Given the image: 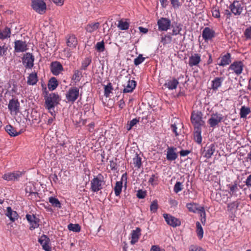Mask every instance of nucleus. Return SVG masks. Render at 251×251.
I'll use <instances>...</instances> for the list:
<instances>
[{"label":"nucleus","instance_id":"nucleus-27","mask_svg":"<svg viewBox=\"0 0 251 251\" xmlns=\"http://www.w3.org/2000/svg\"><path fill=\"white\" fill-rule=\"evenodd\" d=\"M11 34V29L8 27L0 29V40H4L10 38Z\"/></svg>","mask_w":251,"mask_h":251},{"label":"nucleus","instance_id":"nucleus-47","mask_svg":"<svg viewBox=\"0 0 251 251\" xmlns=\"http://www.w3.org/2000/svg\"><path fill=\"white\" fill-rule=\"evenodd\" d=\"M91 62V58L87 57L82 61L81 69L85 70L87 67L90 64Z\"/></svg>","mask_w":251,"mask_h":251},{"label":"nucleus","instance_id":"nucleus-19","mask_svg":"<svg viewBox=\"0 0 251 251\" xmlns=\"http://www.w3.org/2000/svg\"><path fill=\"white\" fill-rule=\"evenodd\" d=\"M50 70L54 75H57L63 70V67L60 62L55 61L51 63Z\"/></svg>","mask_w":251,"mask_h":251},{"label":"nucleus","instance_id":"nucleus-3","mask_svg":"<svg viewBox=\"0 0 251 251\" xmlns=\"http://www.w3.org/2000/svg\"><path fill=\"white\" fill-rule=\"evenodd\" d=\"M191 121L195 128L204 126L205 122L202 120V113L201 111H193L191 116Z\"/></svg>","mask_w":251,"mask_h":251},{"label":"nucleus","instance_id":"nucleus-30","mask_svg":"<svg viewBox=\"0 0 251 251\" xmlns=\"http://www.w3.org/2000/svg\"><path fill=\"white\" fill-rule=\"evenodd\" d=\"M100 27V23L99 22L92 23L88 24L86 27V30L89 33H92L97 30Z\"/></svg>","mask_w":251,"mask_h":251},{"label":"nucleus","instance_id":"nucleus-6","mask_svg":"<svg viewBox=\"0 0 251 251\" xmlns=\"http://www.w3.org/2000/svg\"><path fill=\"white\" fill-rule=\"evenodd\" d=\"M186 207L189 211L193 213H198L201 217H203L205 221V212L203 207L200 206L196 203H188L186 204Z\"/></svg>","mask_w":251,"mask_h":251},{"label":"nucleus","instance_id":"nucleus-50","mask_svg":"<svg viewBox=\"0 0 251 251\" xmlns=\"http://www.w3.org/2000/svg\"><path fill=\"white\" fill-rule=\"evenodd\" d=\"M145 58L143 57L142 54H139L138 56L134 60L135 65L138 66L144 61Z\"/></svg>","mask_w":251,"mask_h":251},{"label":"nucleus","instance_id":"nucleus-31","mask_svg":"<svg viewBox=\"0 0 251 251\" xmlns=\"http://www.w3.org/2000/svg\"><path fill=\"white\" fill-rule=\"evenodd\" d=\"M77 43V40L74 35H70L67 38V44L70 48L72 49L75 48Z\"/></svg>","mask_w":251,"mask_h":251},{"label":"nucleus","instance_id":"nucleus-59","mask_svg":"<svg viewBox=\"0 0 251 251\" xmlns=\"http://www.w3.org/2000/svg\"><path fill=\"white\" fill-rule=\"evenodd\" d=\"M7 50V48L5 45L2 46H0V57L5 54Z\"/></svg>","mask_w":251,"mask_h":251},{"label":"nucleus","instance_id":"nucleus-23","mask_svg":"<svg viewBox=\"0 0 251 251\" xmlns=\"http://www.w3.org/2000/svg\"><path fill=\"white\" fill-rule=\"evenodd\" d=\"M215 151V146L213 144H211L204 148L203 155L207 159H209L211 157Z\"/></svg>","mask_w":251,"mask_h":251},{"label":"nucleus","instance_id":"nucleus-64","mask_svg":"<svg viewBox=\"0 0 251 251\" xmlns=\"http://www.w3.org/2000/svg\"><path fill=\"white\" fill-rule=\"evenodd\" d=\"M246 185L248 186H251V174L249 175L245 181Z\"/></svg>","mask_w":251,"mask_h":251},{"label":"nucleus","instance_id":"nucleus-36","mask_svg":"<svg viewBox=\"0 0 251 251\" xmlns=\"http://www.w3.org/2000/svg\"><path fill=\"white\" fill-rule=\"evenodd\" d=\"M58 85V82L55 77H51L48 83V88L50 90L53 91L55 90Z\"/></svg>","mask_w":251,"mask_h":251},{"label":"nucleus","instance_id":"nucleus-32","mask_svg":"<svg viewBox=\"0 0 251 251\" xmlns=\"http://www.w3.org/2000/svg\"><path fill=\"white\" fill-rule=\"evenodd\" d=\"M229 189L228 193L231 196H237V192L239 191V189L238 188L237 184L234 183V184H228L227 185Z\"/></svg>","mask_w":251,"mask_h":251},{"label":"nucleus","instance_id":"nucleus-24","mask_svg":"<svg viewBox=\"0 0 251 251\" xmlns=\"http://www.w3.org/2000/svg\"><path fill=\"white\" fill-rule=\"evenodd\" d=\"M22 175V173L19 172H16L13 173H7L3 176L4 179L10 181L15 180L19 178Z\"/></svg>","mask_w":251,"mask_h":251},{"label":"nucleus","instance_id":"nucleus-15","mask_svg":"<svg viewBox=\"0 0 251 251\" xmlns=\"http://www.w3.org/2000/svg\"><path fill=\"white\" fill-rule=\"evenodd\" d=\"M215 36L214 30L208 27H205L202 32V37L205 41L211 40Z\"/></svg>","mask_w":251,"mask_h":251},{"label":"nucleus","instance_id":"nucleus-63","mask_svg":"<svg viewBox=\"0 0 251 251\" xmlns=\"http://www.w3.org/2000/svg\"><path fill=\"white\" fill-rule=\"evenodd\" d=\"M150 251H165L164 250H161L158 246L153 245L151 247Z\"/></svg>","mask_w":251,"mask_h":251},{"label":"nucleus","instance_id":"nucleus-42","mask_svg":"<svg viewBox=\"0 0 251 251\" xmlns=\"http://www.w3.org/2000/svg\"><path fill=\"white\" fill-rule=\"evenodd\" d=\"M250 112L251 110L250 108L245 107L244 106H242L240 112L241 118H246L247 115H248L250 113Z\"/></svg>","mask_w":251,"mask_h":251},{"label":"nucleus","instance_id":"nucleus-1","mask_svg":"<svg viewBox=\"0 0 251 251\" xmlns=\"http://www.w3.org/2000/svg\"><path fill=\"white\" fill-rule=\"evenodd\" d=\"M45 105L47 109L54 108L60 100L59 95L55 93H51L45 97Z\"/></svg>","mask_w":251,"mask_h":251},{"label":"nucleus","instance_id":"nucleus-56","mask_svg":"<svg viewBox=\"0 0 251 251\" xmlns=\"http://www.w3.org/2000/svg\"><path fill=\"white\" fill-rule=\"evenodd\" d=\"M244 35L247 39H251V26L245 29Z\"/></svg>","mask_w":251,"mask_h":251},{"label":"nucleus","instance_id":"nucleus-53","mask_svg":"<svg viewBox=\"0 0 251 251\" xmlns=\"http://www.w3.org/2000/svg\"><path fill=\"white\" fill-rule=\"evenodd\" d=\"M172 35H176L180 34L182 30V28L180 25H177L176 26H173Z\"/></svg>","mask_w":251,"mask_h":251},{"label":"nucleus","instance_id":"nucleus-14","mask_svg":"<svg viewBox=\"0 0 251 251\" xmlns=\"http://www.w3.org/2000/svg\"><path fill=\"white\" fill-rule=\"evenodd\" d=\"M126 180L127 175L126 173H125L122 175L121 181H118L116 182L114 191L116 196H118L120 195L123 187V182L125 181V183H126Z\"/></svg>","mask_w":251,"mask_h":251},{"label":"nucleus","instance_id":"nucleus-41","mask_svg":"<svg viewBox=\"0 0 251 251\" xmlns=\"http://www.w3.org/2000/svg\"><path fill=\"white\" fill-rule=\"evenodd\" d=\"M196 232L198 238L201 239L203 237V230L201 223L199 222L196 223Z\"/></svg>","mask_w":251,"mask_h":251},{"label":"nucleus","instance_id":"nucleus-35","mask_svg":"<svg viewBox=\"0 0 251 251\" xmlns=\"http://www.w3.org/2000/svg\"><path fill=\"white\" fill-rule=\"evenodd\" d=\"M194 131V138L196 142L198 144H201L202 141V137L201 136V128L196 127L195 128Z\"/></svg>","mask_w":251,"mask_h":251},{"label":"nucleus","instance_id":"nucleus-48","mask_svg":"<svg viewBox=\"0 0 251 251\" xmlns=\"http://www.w3.org/2000/svg\"><path fill=\"white\" fill-rule=\"evenodd\" d=\"M95 48L98 52L104 51L105 46L103 41L98 42L96 45Z\"/></svg>","mask_w":251,"mask_h":251},{"label":"nucleus","instance_id":"nucleus-58","mask_svg":"<svg viewBox=\"0 0 251 251\" xmlns=\"http://www.w3.org/2000/svg\"><path fill=\"white\" fill-rule=\"evenodd\" d=\"M146 196V193L145 191L142 190H138L137 193V197L139 199H143Z\"/></svg>","mask_w":251,"mask_h":251},{"label":"nucleus","instance_id":"nucleus-49","mask_svg":"<svg viewBox=\"0 0 251 251\" xmlns=\"http://www.w3.org/2000/svg\"><path fill=\"white\" fill-rule=\"evenodd\" d=\"M158 205L157 200H154L150 205V210L153 213H155L157 211Z\"/></svg>","mask_w":251,"mask_h":251},{"label":"nucleus","instance_id":"nucleus-62","mask_svg":"<svg viewBox=\"0 0 251 251\" xmlns=\"http://www.w3.org/2000/svg\"><path fill=\"white\" fill-rule=\"evenodd\" d=\"M171 128L173 131V132L175 134L176 136H177L178 135V133L177 131V127H176V126L175 124H173L171 125Z\"/></svg>","mask_w":251,"mask_h":251},{"label":"nucleus","instance_id":"nucleus-5","mask_svg":"<svg viewBox=\"0 0 251 251\" xmlns=\"http://www.w3.org/2000/svg\"><path fill=\"white\" fill-rule=\"evenodd\" d=\"M224 116L219 113H213L211 115L210 118L207 121L208 124L211 127H215L221 122L223 121Z\"/></svg>","mask_w":251,"mask_h":251},{"label":"nucleus","instance_id":"nucleus-45","mask_svg":"<svg viewBox=\"0 0 251 251\" xmlns=\"http://www.w3.org/2000/svg\"><path fill=\"white\" fill-rule=\"evenodd\" d=\"M68 228L69 230L76 232L80 231L81 229L80 226L78 224H70L68 225Z\"/></svg>","mask_w":251,"mask_h":251},{"label":"nucleus","instance_id":"nucleus-29","mask_svg":"<svg viewBox=\"0 0 251 251\" xmlns=\"http://www.w3.org/2000/svg\"><path fill=\"white\" fill-rule=\"evenodd\" d=\"M178 84V80L175 78H173L168 80L164 84V86L169 90H174L176 88Z\"/></svg>","mask_w":251,"mask_h":251},{"label":"nucleus","instance_id":"nucleus-44","mask_svg":"<svg viewBox=\"0 0 251 251\" xmlns=\"http://www.w3.org/2000/svg\"><path fill=\"white\" fill-rule=\"evenodd\" d=\"M113 88L111 83H109L107 85L104 86V96L106 97H109L110 94L112 93Z\"/></svg>","mask_w":251,"mask_h":251},{"label":"nucleus","instance_id":"nucleus-10","mask_svg":"<svg viewBox=\"0 0 251 251\" xmlns=\"http://www.w3.org/2000/svg\"><path fill=\"white\" fill-rule=\"evenodd\" d=\"M8 108L11 115H17L20 112V103L18 100H10L8 104Z\"/></svg>","mask_w":251,"mask_h":251},{"label":"nucleus","instance_id":"nucleus-18","mask_svg":"<svg viewBox=\"0 0 251 251\" xmlns=\"http://www.w3.org/2000/svg\"><path fill=\"white\" fill-rule=\"evenodd\" d=\"M27 50V44L25 41L16 40L14 42V50L16 52H24Z\"/></svg>","mask_w":251,"mask_h":251},{"label":"nucleus","instance_id":"nucleus-34","mask_svg":"<svg viewBox=\"0 0 251 251\" xmlns=\"http://www.w3.org/2000/svg\"><path fill=\"white\" fill-rule=\"evenodd\" d=\"M6 216L10 219L11 221L14 222L17 219L18 214L16 211H13L11 207H8L7 208Z\"/></svg>","mask_w":251,"mask_h":251},{"label":"nucleus","instance_id":"nucleus-40","mask_svg":"<svg viewBox=\"0 0 251 251\" xmlns=\"http://www.w3.org/2000/svg\"><path fill=\"white\" fill-rule=\"evenodd\" d=\"M49 201L53 207H57L58 208H60L61 207V203L59 200L55 197H50L49 198Z\"/></svg>","mask_w":251,"mask_h":251},{"label":"nucleus","instance_id":"nucleus-7","mask_svg":"<svg viewBox=\"0 0 251 251\" xmlns=\"http://www.w3.org/2000/svg\"><path fill=\"white\" fill-rule=\"evenodd\" d=\"M45 0H32V8L37 12L43 14L46 10Z\"/></svg>","mask_w":251,"mask_h":251},{"label":"nucleus","instance_id":"nucleus-12","mask_svg":"<svg viewBox=\"0 0 251 251\" xmlns=\"http://www.w3.org/2000/svg\"><path fill=\"white\" fill-rule=\"evenodd\" d=\"M23 64L27 69H31L34 65V57L30 53H26L23 57Z\"/></svg>","mask_w":251,"mask_h":251},{"label":"nucleus","instance_id":"nucleus-22","mask_svg":"<svg viewBox=\"0 0 251 251\" xmlns=\"http://www.w3.org/2000/svg\"><path fill=\"white\" fill-rule=\"evenodd\" d=\"M176 148L174 147H168L167 149L166 158L169 161H174L177 158V154L176 152Z\"/></svg>","mask_w":251,"mask_h":251},{"label":"nucleus","instance_id":"nucleus-2","mask_svg":"<svg viewBox=\"0 0 251 251\" xmlns=\"http://www.w3.org/2000/svg\"><path fill=\"white\" fill-rule=\"evenodd\" d=\"M105 184L103 176L99 174L91 181V190L92 192H97L102 188Z\"/></svg>","mask_w":251,"mask_h":251},{"label":"nucleus","instance_id":"nucleus-60","mask_svg":"<svg viewBox=\"0 0 251 251\" xmlns=\"http://www.w3.org/2000/svg\"><path fill=\"white\" fill-rule=\"evenodd\" d=\"M189 251H205L202 248L199 246H192Z\"/></svg>","mask_w":251,"mask_h":251},{"label":"nucleus","instance_id":"nucleus-28","mask_svg":"<svg viewBox=\"0 0 251 251\" xmlns=\"http://www.w3.org/2000/svg\"><path fill=\"white\" fill-rule=\"evenodd\" d=\"M231 62V55L229 53H227L220 59V61L218 65L221 66H225L228 65Z\"/></svg>","mask_w":251,"mask_h":251},{"label":"nucleus","instance_id":"nucleus-51","mask_svg":"<svg viewBox=\"0 0 251 251\" xmlns=\"http://www.w3.org/2000/svg\"><path fill=\"white\" fill-rule=\"evenodd\" d=\"M183 189L182 183L179 181H177L174 187V191L176 193H178Z\"/></svg>","mask_w":251,"mask_h":251},{"label":"nucleus","instance_id":"nucleus-26","mask_svg":"<svg viewBox=\"0 0 251 251\" xmlns=\"http://www.w3.org/2000/svg\"><path fill=\"white\" fill-rule=\"evenodd\" d=\"M224 80V77H215L212 81L211 88L214 90L216 91L220 88Z\"/></svg>","mask_w":251,"mask_h":251},{"label":"nucleus","instance_id":"nucleus-9","mask_svg":"<svg viewBox=\"0 0 251 251\" xmlns=\"http://www.w3.org/2000/svg\"><path fill=\"white\" fill-rule=\"evenodd\" d=\"M163 217L167 224L173 227H176L181 225V221L179 219L169 214H164Z\"/></svg>","mask_w":251,"mask_h":251},{"label":"nucleus","instance_id":"nucleus-16","mask_svg":"<svg viewBox=\"0 0 251 251\" xmlns=\"http://www.w3.org/2000/svg\"><path fill=\"white\" fill-rule=\"evenodd\" d=\"M39 242L42 245L43 249L45 251H51L50 246V239L45 235H42L38 240Z\"/></svg>","mask_w":251,"mask_h":251},{"label":"nucleus","instance_id":"nucleus-25","mask_svg":"<svg viewBox=\"0 0 251 251\" xmlns=\"http://www.w3.org/2000/svg\"><path fill=\"white\" fill-rule=\"evenodd\" d=\"M141 229L139 227H137L135 230H133L131 233V240L130 243L132 245L135 244L138 242L140 236H141Z\"/></svg>","mask_w":251,"mask_h":251},{"label":"nucleus","instance_id":"nucleus-17","mask_svg":"<svg viewBox=\"0 0 251 251\" xmlns=\"http://www.w3.org/2000/svg\"><path fill=\"white\" fill-rule=\"evenodd\" d=\"M243 69V64L241 61H235L229 67V69L232 71L237 75H239L242 73Z\"/></svg>","mask_w":251,"mask_h":251},{"label":"nucleus","instance_id":"nucleus-52","mask_svg":"<svg viewBox=\"0 0 251 251\" xmlns=\"http://www.w3.org/2000/svg\"><path fill=\"white\" fill-rule=\"evenodd\" d=\"M170 1L172 7L175 9L179 8L182 5V2L179 0H170Z\"/></svg>","mask_w":251,"mask_h":251},{"label":"nucleus","instance_id":"nucleus-33","mask_svg":"<svg viewBox=\"0 0 251 251\" xmlns=\"http://www.w3.org/2000/svg\"><path fill=\"white\" fill-rule=\"evenodd\" d=\"M5 131L11 136H16L20 134V132H17L15 128L11 125H7L5 127Z\"/></svg>","mask_w":251,"mask_h":251},{"label":"nucleus","instance_id":"nucleus-11","mask_svg":"<svg viewBox=\"0 0 251 251\" xmlns=\"http://www.w3.org/2000/svg\"><path fill=\"white\" fill-rule=\"evenodd\" d=\"M25 217L29 224L30 230H32L39 226L40 220L36 216L33 214H26Z\"/></svg>","mask_w":251,"mask_h":251},{"label":"nucleus","instance_id":"nucleus-13","mask_svg":"<svg viewBox=\"0 0 251 251\" xmlns=\"http://www.w3.org/2000/svg\"><path fill=\"white\" fill-rule=\"evenodd\" d=\"M171 20L166 18H161L157 21L158 29L160 31H167L170 27Z\"/></svg>","mask_w":251,"mask_h":251},{"label":"nucleus","instance_id":"nucleus-57","mask_svg":"<svg viewBox=\"0 0 251 251\" xmlns=\"http://www.w3.org/2000/svg\"><path fill=\"white\" fill-rule=\"evenodd\" d=\"M158 179V177L155 175L153 174L151 175V177L150 178L149 180V182L151 183L152 185H153L154 183L156 182Z\"/></svg>","mask_w":251,"mask_h":251},{"label":"nucleus","instance_id":"nucleus-8","mask_svg":"<svg viewBox=\"0 0 251 251\" xmlns=\"http://www.w3.org/2000/svg\"><path fill=\"white\" fill-rule=\"evenodd\" d=\"M243 7V3L239 0H234L229 6L231 12L234 15H240L242 12Z\"/></svg>","mask_w":251,"mask_h":251},{"label":"nucleus","instance_id":"nucleus-54","mask_svg":"<svg viewBox=\"0 0 251 251\" xmlns=\"http://www.w3.org/2000/svg\"><path fill=\"white\" fill-rule=\"evenodd\" d=\"M212 16L216 18H219L220 17V14L219 9L216 7H214L211 10Z\"/></svg>","mask_w":251,"mask_h":251},{"label":"nucleus","instance_id":"nucleus-55","mask_svg":"<svg viewBox=\"0 0 251 251\" xmlns=\"http://www.w3.org/2000/svg\"><path fill=\"white\" fill-rule=\"evenodd\" d=\"M139 120L135 118L130 121L129 123L127 124L126 128L128 130H130L132 127L135 126L137 123H138Z\"/></svg>","mask_w":251,"mask_h":251},{"label":"nucleus","instance_id":"nucleus-4","mask_svg":"<svg viewBox=\"0 0 251 251\" xmlns=\"http://www.w3.org/2000/svg\"><path fill=\"white\" fill-rule=\"evenodd\" d=\"M79 89L76 87H71L66 93V99L68 102L74 103L79 97Z\"/></svg>","mask_w":251,"mask_h":251},{"label":"nucleus","instance_id":"nucleus-20","mask_svg":"<svg viewBox=\"0 0 251 251\" xmlns=\"http://www.w3.org/2000/svg\"><path fill=\"white\" fill-rule=\"evenodd\" d=\"M201 61V55L199 53H194L189 57L188 64L190 67L196 66Z\"/></svg>","mask_w":251,"mask_h":251},{"label":"nucleus","instance_id":"nucleus-21","mask_svg":"<svg viewBox=\"0 0 251 251\" xmlns=\"http://www.w3.org/2000/svg\"><path fill=\"white\" fill-rule=\"evenodd\" d=\"M136 85V82L134 80L128 79L127 82L124 85V89L123 93H130L135 89Z\"/></svg>","mask_w":251,"mask_h":251},{"label":"nucleus","instance_id":"nucleus-39","mask_svg":"<svg viewBox=\"0 0 251 251\" xmlns=\"http://www.w3.org/2000/svg\"><path fill=\"white\" fill-rule=\"evenodd\" d=\"M129 22L127 20H121L118 22V27L121 30H126L129 27Z\"/></svg>","mask_w":251,"mask_h":251},{"label":"nucleus","instance_id":"nucleus-37","mask_svg":"<svg viewBox=\"0 0 251 251\" xmlns=\"http://www.w3.org/2000/svg\"><path fill=\"white\" fill-rule=\"evenodd\" d=\"M38 81L37 74L35 73L30 74L28 78L27 83L29 85H33L35 84Z\"/></svg>","mask_w":251,"mask_h":251},{"label":"nucleus","instance_id":"nucleus-61","mask_svg":"<svg viewBox=\"0 0 251 251\" xmlns=\"http://www.w3.org/2000/svg\"><path fill=\"white\" fill-rule=\"evenodd\" d=\"M190 153L189 150H181L179 152L181 156H186Z\"/></svg>","mask_w":251,"mask_h":251},{"label":"nucleus","instance_id":"nucleus-38","mask_svg":"<svg viewBox=\"0 0 251 251\" xmlns=\"http://www.w3.org/2000/svg\"><path fill=\"white\" fill-rule=\"evenodd\" d=\"M82 77V72L78 70L74 71V74L72 80L75 81V83L79 82Z\"/></svg>","mask_w":251,"mask_h":251},{"label":"nucleus","instance_id":"nucleus-43","mask_svg":"<svg viewBox=\"0 0 251 251\" xmlns=\"http://www.w3.org/2000/svg\"><path fill=\"white\" fill-rule=\"evenodd\" d=\"M133 163L134 167L138 169L140 168L141 166V158L137 154H136L135 156L133 159Z\"/></svg>","mask_w":251,"mask_h":251},{"label":"nucleus","instance_id":"nucleus-46","mask_svg":"<svg viewBox=\"0 0 251 251\" xmlns=\"http://www.w3.org/2000/svg\"><path fill=\"white\" fill-rule=\"evenodd\" d=\"M172 40V38L171 35L166 34L164 36L161 37V42L163 45L170 44Z\"/></svg>","mask_w":251,"mask_h":251}]
</instances>
